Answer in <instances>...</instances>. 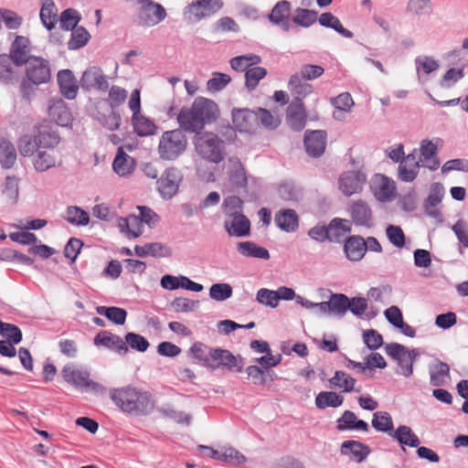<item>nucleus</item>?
<instances>
[{"mask_svg": "<svg viewBox=\"0 0 468 468\" xmlns=\"http://www.w3.org/2000/svg\"><path fill=\"white\" fill-rule=\"evenodd\" d=\"M332 314L342 315L349 306V299L344 294H334L329 300Z\"/></svg>", "mask_w": 468, "mask_h": 468, "instance_id": "nucleus-58", "label": "nucleus"}, {"mask_svg": "<svg viewBox=\"0 0 468 468\" xmlns=\"http://www.w3.org/2000/svg\"><path fill=\"white\" fill-rule=\"evenodd\" d=\"M290 11L291 3L287 0H281L275 4L268 18L274 25H284L288 21Z\"/></svg>", "mask_w": 468, "mask_h": 468, "instance_id": "nucleus-38", "label": "nucleus"}, {"mask_svg": "<svg viewBox=\"0 0 468 468\" xmlns=\"http://www.w3.org/2000/svg\"><path fill=\"white\" fill-rule=\"evenodd\" d=\"M318 13L314 10L298 8L292 17V21L302 27H308L317 20Z\"/></svg>", "mask_w": 468, "mask_h": 468, "instance_id": "nucleus-53", "label": "nucleus"}, {"mask_svg": "<svg viewBox=\"0 0 468 468\" xmlns=\"http://www.w3.org/2000/svg\"><path fill=\"white\" fill-rule=\"evenodd\" d=\"M420 167L422 166L418 160V150L414 149L410 154L400 160L398 168L399 179L407 183L414 181L419 175Z\"/></svg>", "mask_w": 468, "mask_h": 468, "instance_id": "nucleus-17", "label": "nucleus"}, {"mask_svg": "<svg viewBox=\"0 0 468 468\" xmlns=\"http://www.w3.org/2000/svg\"><path fill=\"white\" fill-rule=\"evenodd\" d=\"M177 122L184 132L199 133L203 130L193 104L190 107H183L179 111Z\"/></svg>", "mask_w": 468, "mask_h": 468, "instance_id": "nucleus-20", "label": "nucleus"}, {"mask_svg": "<svg viewBox=\"0 0 468 468\" xmlns=\"http://www.w3.org/2000/svg\"><path fill=\"white\" fill-rule=\"evenodd\" d=\"M117 225L122 233L129 239H135L144 232V224L138 216L130 215L127 218H119Z\"/></svg>", "mask_w": 468, "mask_h": 468, "instance_id": "nucleus-27", "label": "nucleus"}, {"mask_svg": "<svg viewBox=\"0 0 468 468\" xmlns=\"http://www.w3.org/2000/svg\"><path fill=\"white\" fill-rule=\"evenodd\" d=\"M341 452L349 455L356 462H362L369 453L367 446L356 441H344L341 446Z\"/></svg>", "mask_w": 468, "mask_h": 468, "instance_id": "nucleus-36", "label": "nucleus"}, {"mask_svg": "<svg viewBox=\"0 0 468 468\" xmlns=\"http://www.w3.org/2000/svg\"><path fill=\"white\" fill-rule=\"evenodd\" d=\"M220 461L230 464H240L246 462V457L233 447L221 449Z\"/></svg>", "mask_w": 468, "mask_h": 468, "instance_id": "nucleus-60", "label": "nucleus"}, {"mask_svg": "<svg viewBox=\"0 0 468 468\" xmlns=\"http://www.w3.org/2000/svg\"><path fill=\"white\" fill-rule=\"evenodd\" d=\"M239 252L246 257H253L258 259H270V253L268 250L263 247L258 246L256 243L251 241H243L238 244Z\"/></svg>", "mask_w": 468, "mask_h": 468, "instance_id": "nucleus-41", "label": "nucleus"}, {"mask_svg": "<svg viewBox=\"0 0 468 468\" xmlns=\"http://www.w3.org/2000/svg\"><path fill=\"white\" fill-rule=\"evenodd\" d=\"M222 0H196L184 10V16L188 20L200 21L209 17L222 9Z\"/></svg>", "mask_w": 468, "mask_h": 468, "instance_id": "nucleus-7", "label": "nucleus"}, {"mask_svg": "<svg viewBox=\"0 0 468 468\" xmlns=\"http://www.w3.org/2000/svg\"><path fill=\"white\" fill-rule=\"evenodd\" d=\"M332 388H337L345 393L352 391L360 392L361 387L355 388L356 380L349 374L342 370H336L335 375L329 379Z\"/></svg>", "mask_w": 468, "mask_h": 468, "instance_id": "nucleus-30", "label": "nucleus"}, {"mask_svg": "<svg viewBox=\"0 0 468 468\" xmlns=\"http://www.w3.org/2000/svg\"><path fill=\"white\" fill-rule=\"evenodd\" d=\"M60 143L61 138L57 129L49 123H42L34 135L21 136L17 141V147L22 156L29 157L34 155L37 148L61 150Z\"/></svg>", "mask_w": 468, "mask_h": 468, "instance_id": "nucleus-2", "label": "nucleus"}, {"mask_svg": "<svg viewBox=\"0 0 468 468\" xmlns=\"http://www.w3.org/2000/svg\"><path fill=\"white\" fill-rule=\"evenodd\" d=\"M288 89L291 94L293 96L292 101H300L312 94L314 91L313 85L303 80L300 74L295 73L291 76L288 81Z\"/></svg>", "mask_w": 468, "mask_h": 468, "instance_id": "nucleus-28", "label": "nucleus"}, {"mask_svg": "<svg viewBox=\"0 0 468 468\" xmlns=\"http://www.w3.org/2000/svg\"><path fill=\"white\" fill-rule=\"evenodd\" d=\"M30 41L27 37L17 36L13 41L10 55L14 64L21 66L26 64L32 57H29Z\"/></svg>", "mask_w": 468, "mask_h": 468, "instance_id": "nucleus-22", "label": "nucleus"}, {"mask_svg": "<svg viewBox=\"0 0 468 468\" xmlns=\"http://www.w3.org/2000/svg\"><path fill=\"white\" fill-rule=\"evenodd\" d=\"M441 143L440 139L436 142L431 140H422L418 150V160L421 166L431 171H435L440 167V159L438 157V147Z\"/></svg>", "mask_w": 468, "mask_h": 468, "instance_id": "nucleus-11", "label": "nucleus"}, {"mask_svg": "<svg viewBox=\"0 0 468 468\" xmlns=\"http://www.w3.org/2000/svg\"><path fill=\"white\" fill-rule=\"evenodd\" d=\"M267 75V69L262 67L255 66L250 68L245 72V85L250 90H253L258 86L261 80Z\"/></svg>", "mask_w": 468, "mask_h": 468, "instance_id": "nucleus-50", "label": "nucleus"}, {"mask_svg": "<svg viewBox=\"0 0 468 468\" xmlns=\"http://www.w3.org/2000/svg\"><path fill=\"white\" fill-rule=\"evenodd\" d=\"M108 90L107 101L112 109L120 107L128 97L127 90L117 85H112Z\"/></svg>", "mask_w": 468, "mask_h": 468, "instance_id": "nucleus-52", "label": "nucleus"}, {"mask_svg": "<svg viewBox=\"0 0 468 468\" xmlns=\"http://www.w3.org/2000/svg\"><path fill=\"white\" fill-rule=\"evenodd\" d=\"M132 122L134 132L139 136H148L154 133L156 130L155 124L148 118L141 113L133 115Z\"/></svg>", "mask_w": 468, "mask_h": 468, "instance_id": "nucleus-42", "label": "nucleus"}, {"mask_svg": "<svg viewBox=\"0 0 468 468\" xmlns=\"http://www.w3.org/2000/svg\"><path fill=\"white\" fill-rule=\"evenodd\" d=\"M209 295L216 301H224L231 297L232 288L228 283H215L209 289Z\"/></svg>", "mask_w": 468, "mask_h": 468, "instance_id": "nucleus-62", "label": "nucleus"}, {"mask_svg": "<svg viewBox=\"0 0 468 468\" xmlns=\"http://www.w3.org/2000/svg\"><path fill=\"white\" fill-rule=\"evenodd\" d=\"M337 429L339 431L356 430L364 432H367L369 430L368 424L362 420H358L356 415L351 410H346L341 418L337 420Z\"/></svg>", "mask_w": 468, "mask_h": 468, "instance_id": "nucleus-32", "label": "nucleus"}, {"mask_svg": "<svg viewBox=\"0 0 468 468\" xmlns=\"http://www.w3.org/2000/svg\"><path fill=\"white\" fill-rule=\"evenodd\" d=\"M430 381L434 387L445 385L451 378L450 367L447 363L436 360L429 366Z\"/></svg>", "mask_w": 468, "mask_h": 468, "instance_id": "nucleus-29", "label": "nucleus"}, {"mask_svg": "<svg viewBox=\"0 0 468 468\" xmlns=\"http://www.w3.org/2000/svg\"><path fill=\"white\" fill-rule=\"evenodd\" d=\"M367 250V244L363 238L353 236L345 243V252L351 261H359Z\"/></svg>", "mask_w": 468, "mask_h": 468, "instance_id": "nucleus-35", "label": "nucleus"}, {"mask_svg": "<svg viewBox=\"0 0 468 468\" xmlns=\"http://www.w3.org/2000/svg\"><path fill=\"white\" fill-rule=\"evenodd\" d=\"M225 221V229L230 236L245 237L250 234V222L249 218L241 214H236L229 217Z\"/></svg>", "mask_w": 468, "mask_h": 468, "instance_id": "nucleus-24", "label": "nucleus"}, {"mask_svg": "<svg viewBox=\"0 0 468 468\" xmlns=\"http://www.w3.org/2000/svg\"><path fill=\"white\" fill-rule=\"evenodd\" d=\"M0 335L8 338L7 341L18 344L22 340L21 330L15 324L4 323L0 320Z\"/></svg>", "mask_w": 468, "mask_h": 468, "instance_id": "nucleus-59", "label": "nucleus"}, {"mask_svg": "<svg viewBox=\"0 0 468 468\" xmlns=\"http://www.w3.org/2000/svg\"><path fill=\"white\" fill-rule=\"evenodd\" d=\"M57 80L61 94L66 99H75L78 94L79 85L73 72L70 69L59 70Z\"/></svg>", "mask_w": 468, "mask_h": 468, "instance_id": "nucleus-23", "label": "nucleus"}, {"mask_svg": "<svg viewBox=\"0 0 468 468\" xmlns=\"http://www.w3.org/2000/svg\"><path fill=\"white\" fill-rule=\"evenodd\" d=\"M328 231L330 240L337 241L340 238L344 237L351 231V223L347 219L335 218L329 223Z\"/></svg>", "mask_w": 468, "mask_h": 468, "instance_id": "nucleus-43", "label": "nucleus"}, {"mask_svg": "<svg viewBox=\"0 0 468 468\" xmlns=\"http://www.w3.org/2000/svg\"><path fill=\"white\" fill-rule=\"evenodd\" d=\"M96 310L99 314L106 316L116 324L122 325L126 321L127 312L122 308L99 306Z\"/></svg>", "mask_w": 468, "mask_h": 468, "instance_id": "nucleus-49", "label": "nucleus"}, {"mask_svg": "<svg viewBox=\"0 0 468 468\" xmlns=\"http://www.w3.org/2000/svg\"><path fill=\"white\" fill-rule=\"evenodd\" d=\"M19 179L16 176H7L4 185L3 194L10 202H16L19 195Z\"/></svg>", "mask_w": 468, "mask_h": 468, "instance_id": "nucleus-57", "label": "nucleus"}, {"mask_svg": "<svg viewBox=\"0 0 468 468\" xmlns=\"http://www.w3.org/2000/svg\"><path fill=\"white\" fill-rule=\"evenodd\" d=\"M188 140L181 128L165 131L159 139V157L166 161L177 159L186 151Z\"/></svg>", "mask_w": 468, "mask_h": 468, "instance_id": "nucleus-3", "label": "nucleus"}, {"mask_svg": "<svg viewBox=\"0 0 468 468\" xmlns=\"http://www.w3.org/2000/svg\"><path fill=\"white\" fill-rule=\"evenodd\" d=\"M171 306L176 313H187L198 309L200 306V302L198 300L177 297L172 301Z\"/></svg>", "mask_w": 468, "mask_h": 468, "instance_id": "nucleus-55", "label": "nucleus"}, {"mask_svg": "<svg viewBox=\"0 0 468 468\" xmlns=\"http://www.w3.org/2000/svg\"><path fill=\"white\" fill-rule=\"evenodd\" d=\"M126 346H130L131 348L135 349L139 352H144L149 347L148 340L141 335L135 333H128L125 335Z\"/></svg>", "mask_w": 468, "mask_h": 468, "instance_id": "nucleus-63", "label": "nucleus"}, {"mask_svg": "<svg viewBox=\"0 0 468 468\" xmlns=\"http://www.w3.org/2000/svg\"><path fill=\"white\" fill-rule=\"evenodd\" d=\"M109 397L120 411L132 417L147 416L155 408L153 395L148 390L132 384L112 388Z\"/></svg>", "mask_w": 468, "mask_h": 468, "instance_id": "nucleus-1", "label": "nucleus"}, {"mask_svg": "<svg viewBox=\"0 0 468 468\" xmlns=\"http://www.w3.org/2000/svg\"><path fill=\"white\" fill-rule=\"evenodd\" d=\"M27 76L34 84H42L50 80V68L48 60L32 57L27 63Z\"/></svg>", "mask_w": 468, "mask_h": 468, "instance_id": "nucleus-13", "label": "nucleus"}, {"mask_svg": "<svg viewBox=\"0 0 468 468\" xmlns=\"http://www.w3.org/2000/svg\"><path fill=\"white\" fill-rule=\"evenodd\" d=\"M94 345L97 346H102L118 353L125 354L128 351L126 343L116 335L108 331H101L94 338Z\"/></svg>", "mask_w": 468, "mask_h": 468, "instance_id": "nucleus-25", "label": "nucleus"}, {"mask_svg": "<svg viewBox=\"0 0 468 468\" xmlns=\"http://www.w3.org/2000/svg\"><path fill=\"white\" fill-rule=\"evenodd\" d=\"M256 115L258 117L259 125L261 124L268 130H274L281 123V119L279 118V116L272 114L270 111L266 109L257 108Z\"/></svg>", "mask_w": 468, "mask_h": 468, "instance_id": "nucleus-51", "label": "nucleus"}, {"mask_svg": "<svg viewBox=\"0 0 468 468\" xmlns=\"http://www.w3.org/2000/svg\"><path fill=\"white\" fill-rule=\"evenodd\" d=\"M48 116L58 125L66 127L71 122V113L62 100L53 101L48 107Z\"/></svg>", "mask_w": 468, "mask_h": 468, "instance_id": "nucleus-31", "label": "nucleus"}, {"mask_svg": "<svg viewBox=\"0 0 468 468\" xmlns=\"http://www.w3.org/2000/svg\"><path fill=\"white\" fill-rule=\"evenodd\" d=\"M40 19L48 30L55 27L57 23V8L52 0L44 1L40 10Z\"/></svg>", "mask_w": 468, "mask_h": 468, "instance_id": "nucleus-47", "label": "nucleus"}, {"mask_svg": "<svg viewBox=\"0 0 468 468\" xmlns=\"http://www.w3.org/2000/svg\"><path fill=\"white\" fill-rule=\"evenodd\" d=\"M371 189L375 197L381 202L393 200L397 196V187L394 180L384 175H376L371 183Z\"/></svg>", "mask_w": 468, "mask_h": 468, "instance_id": "nucleus-14", "label": "nucleus"}, {"mask_svg": "<svg viewBox=\"0 0 468 468\" xmlns=\"http://www.w3.org/2000/svg\"><path fill=\"white\" fill-rule=\"evenodd\" d=\"M349 213L356 225L363 227H370L372 225V209L365 200L358 199L354 201L349 207Z\"/></svg>", "mask_w": 468, "mask_h": 468, "instance_id": "nucleus-19", "label": "nucleus"}, {"mask_svg": "<svg viewBox=\"0 0 468 468\" xmlns=\"http://www.w3.org/2000/svg\"><path fill=\"white\" fill-rule=\"evenodd\" d=\"M208 354L209 356L218 363L214 367L222 366L232 369L236 367L237 359L229 350L220 348L209 349Z\"/></svg>", "mask_w": 468, "mask_h": 468, "instance_id": "nucleus-45", "label": "nucleus"}, {"mask_svg": "<svg viewBox=\"0 0 468 468\" xmlns=\"http://www.w3.org/2000/svg\"><path fill=\"white\" fill-rule=\"evenodd\" d=\"M32 165L37 172H46L51 168L61 165L62 151L37 148L35 152Z\"/></svg>", "mask_w": 468, "mask_h": 468, "instance_id": "nucleus-10", "label": "nucleus"}, {"mask_svg": "<svg viewBox=\"0 0 468 468\" xmlns=\"http://www.w3.org/2000/svg\"><path fill=\"white\" fill-rule=\"evenodd\" d=\"M287 122L295 131L304 128L307 120V113L303 101H292L287 108Z\"/></svg>", "mask_w": 468, "mask_h": 468, "instance_id": "nucleus-21", "label": "nucleus"}, {"mask_svg": "<svg viewBox=\"0 0 468 468\" xmlns=\"http://www.w3.org/2000/svg\"><path fill=\"white\" fill-rule=\"evenodd\" d=\"M318 20H319V23L321 26H323L324 27L333 28L334 30H335L337 33H339L341 36H343L345 37L352 38L354 36V34L350 30L346 29L343 27L340 20L336 16H335L332 13H329V12L323 13L319 16Z\"/></svg>", "mask_w": 468, "mask_h": 468, "instance_id": "nucleus-40", "label": "nucleus"}, {"mask_svg": "<svg viewBox=\"0 0 468 468\" xmlns=\"http://www.w3.org/2000/svg\"><path fill=\"white\" fill-rule=\"evenodd\" d=\"M343 401L344 398L334 391H322L315 398V405L318 409L337 408L343 404Z\"/></svg>", "mask_w": 468, "mask_h": 468, "instance_id": "nucleus-44", "label": "nucleus"}, {"mask_svg": "<svg viewBox=\"0 0 468 468\" xmlns=\"http://www.w3.org/2000/svg\"><path fill=\"white\" fill-rule=\"evenodd\" d=\"M137 2L140 5L137 16L141 26L154 27L165 19L167 16L165 8L154 0H137Z\"/></svg>", "mask_w": 468, "mask_h": 468, "instance_id": "nucleus-6", "label": "nucleus"}, {"mask_svg": "<svg viewBox=\"0 0 468 468\" xmlns=\"http://www.w3.org/2000/svg\"><path fill=\"white\" fill-rule=\"evenodd\" d=\"M80 19V17L76 10L66 9L60 16V27L66 30L74 29Z\"/></svg>", "mask_w": 468, "mask_h": 468, "instance_id": "nucleus-64", "label": "nucleus"}, {"mask_svg": "<svg viewBox=\"0 0 468 468\" xmlns=\"http://www.w3.org/2000/svg\"><path fill=\"white\" fill-rule=\"evenodd\" d=\"M64 380L76 388L86 392L104 393L106 388L90 378V373L81 367H77L72 364L66 365L62 371Z\"/></svg>", "mask_w": 468, "mask_h": 468, "instance_id": "nucleus-5", "label": "nucleus"}, {"mask_svg": "<svg viewBox=\"0 0 468 468\" xmlns=\"http://www.w3.org/2000/svg\"><path fill=\"white\" fill-rule=\"evenodd\" d=\"M71 37L68 43L69 49H78L87 44L90 38L89 32L82 27L72 29Z\"/></svg>", "mask_w": 468, "mask_h": 468, "instance_id": "nucleus-56", "label": "nucleus"}, {"mask_svg": "<svg viewBox=\"0 0 468 468\" xmlns=\"http://www.w3.org/2000/svg\"><path fill=\"white\" fill-rule=\"evenodd\" d=\"M276 225L286 232H293L298 228V216L293 209H282L275 215Z\"/></svg>", "mask_w": 468, "mask_h": 468, "instance_id": "nucleus-34", "label": "nucleus"}, {"mask_svg": "<svg viewBox=\"0 0 468 468\" xmlns=\"http://www.w3.org/2000/svg\"><path fill=\"white\" fill-rule=\"evenodd\" d=\"M229 182L234 189L244 188L248 185V177L244 165L237 156L228 160Z\"/></svg>", "mask_w": 468, "mask_h": 468, "instance_id": "nucleus-18", "label": "nucleus"}, {"mask_svg": "<svg viewBox=\"0 0 468 468\" xmlns=\"http://www.w3.org/2000/svg\"><path fill=\"white\" fill-rule=\"evenodd\" d=\"M372 426L375 430L381 432H390L394 431V425L391 415L387 411H377L373 414Z\"/></svg>", "mask_w": 468, "mask_h": 468, "instance_id": "nucleus-46", "label": "nucleus"}, {"mask_svg": "<svg viewBox=\"0 0 468 468\" xmlns=\"http://www.w3.org/2000/svg\"><path fill=\"white\" fill-rule=\"evenodd\" d=\"M232 125L239 133H254L259 128L256 110L234 108L231 112Z\"/></svg>", "mask_w": 468, "mask_h": 468, "instance_id": "nucleus-9", "label": "nucleus"}, {"mask_svg": "<svg viewBox=\"0 0 468 468\" xmlns=\"http://www.w3.org/2000/svg\"><path fill=\"white\" fill-rule=\"evenodd\" d=\"M15 145L7 139L0 138V164L2 167L11 168L16 161Z\"/></svg>", "mask_w": 468, "mask_h": 468, "instance_id": "nucleus-39", "label": "nucleus"}, {"mask_svg": "<svg viewBox=\"0 0 468 468\" xmlns=\"http://www.w3.org/2000/svg\"><path fill=\"white\" fill-rule=\"evenodd\" d=\"M134 165L133 158L123 151L122 146H120L112 162L114 172L121 176H127L133 172Z\"/></svg>", "mask_w": 468, "mask_h": 468, "instance_id": "nucleus-33", "label": "nucleus"}, {"mask_svg": "<svg viewBox=\"0 0 468 468\" xmlns=\"http://www.w3.org/2000/svg\"><path fill=\"white\" fill-rule=\"evenodd\" d=\"M242 206L243 201L239 197L236 196L228 197L224 199L223 202L224 214L227 217H230L236 214H241Z\"/></svg>", "mask_w": 468, "mask_h": 468, "instance_id": "nucleus-61", "label": "nucleus"}, {"mask_svg": "<svg viewBox=\"0 0 468 468\" xmlns=\"http://www.w3.org/2000/svg\"><path fill=\"white\" fill-rule=\"evenodd\" d=\"M195 148L205 160L218 164L224 159V142L213 133H198L195 139Z\"/></svg>", "mask_w": 468, "mask_h": 468, "instance_id": "nucleus-4", "label": "nucleus"}, {"mask_svg": "<svg viewBox=\"0 0 468 468\" xmlns=\"http://www.w3.org/2000/svg\"><path fill=\"white\" fill-rule=\"evenodd\" d=\"M67 220L77 226H86L90 222L89 214L79 207H69L67 209Z\"/></svg>", "mask_w": 468, "mask_h": 468, "instance_id": "nucleus-54", "label": "nucleus"}, {"mask_svg": "<svg viewBox=\"0 0 468 468\" xmlns=\"http://www.w3.org/2000/svg\"><path fill=\"white\" fill-rule=\"evenodd\" d=\"M80 85L86 91L105 92L109 89V80L101 67L90 66L82 72Z\"/></svg>", "mask_w": 468, "mask_h": 468, "instance_id": "nucleus-8", "label": "nucleus"}, {"mask_svg": "<svg viewBox=\"0 0 468 468\" xmlns=\"http://www.w3.org/2000/svg\"><path fill=\"white\" fill-rule=\"evenodd\" d=\"M367 182V176L360 171H346L338 180L339 189L346 197L358 194Z\"/></svg>", "mask_w": 468, "mask_h": 468, "instance_id": "nucleus-12", "label": "nucleus"}, {"mask_svg": "<svg viewBox=\"0 0 468 468\" xmlns=\"http://www.w3.org/2000/svg\"><path fill=\"white\" fill-rule=\"evenodd\" d=\"M182 180L179 169L176 167L167 168L158 180V190L164 198H171L178 190Z\"/></svg>", "mask_w": 468, "mask_h": 468, "instance_id": "nucleus-15", "label": "nucleus"}, {"mask_svg": "<svg viewBox=\"0 0 468 468\" xmlns=\"http://www.w3.org/2000/svg\"><path fill=\"white\" fill-rule=\"evenodd\" d=\"M261 62V58L259 55L250 54L243 56H237L230 59V66L234 70L244 71L251 66H256Z\"/></svg>", "mask_w": 468, "mask_h": 468, "instance_id": "nucleus-48", "label": "nucleus"}, {"mask_svg": "<svg viewBox=\"0 0 468 468\" xmlns=\"http://www.w3.org/2000/svg\"><path fill=\"white\" fill-rule=\"evenodd\" d=\"M192 104L203 128L206 124L211 123L218 119L219 110L214 101L205 97H197Z\"/></svg>", "mask_w": 468, "mask_h": 468, "instance_id": "nucleus-16", "label": "nucleus"}, {"mask_svg": "<svg viewBox=\"0 0 468 468\" xmlns=\"http://www.w3.org/2000/svg\"><path fill=\"white\" fill-rule=\"evenodd\" d=\"M325 133L322 131H312L304 137L306 152L314 157L321 155L325 149Z\"/></svg>", "mask_w": 468, "mask_h": 468, "instance_id": "nucleus-26", "label": "nucleus"}, {"mask_svg": "<svg viewBox=\"0 0 468 468\" xmlns=\"http://www.w3.org/2000/svg\"><path fill=\"white\" fill-rule=\"evenodd\" d=\"M390 437L396 439L400 444L416 448L420 441L418 436L412 431L411 428L406 425H400L397 430L390 432Z\"/></svg>", "mask_w": 468, "mask_h": 468, "instance_id": "nucleus-37", "label": "nucleus"}]
</instances>
